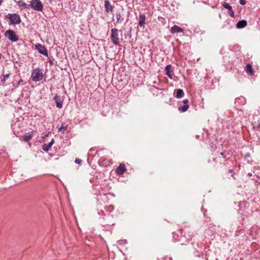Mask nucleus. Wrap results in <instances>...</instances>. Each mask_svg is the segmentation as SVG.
<instances>
[{
  "label": "nucleus",
  "mask_w": 260,
  "mask_h": 260,
  "mask_svg": "<svg viewBox=\"0 0 260 260\" xmlns=\"http://www.w3.org/2000/svg\"><path fill=\"white\" fill-rule=\"evenodd\" d=\"M31 78L33 81L35 82L42 80L43 78V74L42 70L39 69L33 70L31 73Z\"/></svg>",
  "instance_id": "obj_1"
},
{
  "label": "nucleus",
  "mask_w": 260,
  "mask_h": 260,
  "mask_svg": "<svg viewBox=\"0 0 260 260\" xmlns=\"http://www.w3.org/2000/svg\"><path fill=\"white\" fill-rule=\"evenodd\" d=\"M111 31V40L113 44L115 45H119L120 41L118 29L116 28H112Z\"/></svg>",
  "instance_id": "obj_2"
},
{
  "label": "nucleus",
  "mask_w": 260,
  "mask_h": 260,
  "mask_svg": "<svg viewBox=\"0 0 260 260\" xmlns=\"http://www.w3.org/2000/svg\"><path fill=\"white\" fill-rule=\"evenodd\" d=\"M30 7L37 11H42L43 5L40 0H31L30 1Z\"/></svg>",
  "instance_id": "obj_3"
},
{
  "label": "nucleus",
  "mask_w": 260,
  "mask_h": 260,
  "mask_svg": "<svg viewBox=\"0 0 260 260\" xmlns=\"http://www.w3.org/2000/svg\"><path fill=\"white\" fill-rule=\"evenodd\" d=\"M6 18L10 19L11 24H18L21 22V19L18 14L16 13L8 14Z\"/></svg>",
  "instance_id": "obj_4"
},
{
  "label": "nucleus",
  "mask_w": 260,
  "mask_h": 260,
  "mask_svg": "<svg viewBox=\"0 0 260 260\" xmlns=\"http://www.w3.org/2000/svg\"><path fill=\"white\" fill-rule=\"evenodd\" d=\"M5 36L9 40L13 42H17L18 40V38L16 36L15 32L12 29L7 30L5 32Z\"/></svg>",
  "instance_id": "obj_5"
},
{
  "label": "nucleus",
  "mask_w": 260,
  "mask_h": 260,
  "mask_svg": "<svg viewBox=\"0 0 260 260\" xmlns=\"http://www.w3.org/2000/svg\"><path fill=\"white\" fill-rule=\"evenodd\" d=\"M35 47L40 53L46 56H48V51L44 45H41L40 44H37L35 45Z\"/></svg>",
  "instance_id": "obj_6"
},
{
  "label": "nucleus",
  "mask_w": 260,
  "mask_h": 260,
  "mask_svg": "<svg viewBox=\"0 0 260 260\" xmlns=\"http://www.w3.org/2000/svg\"><path fill=\"white\" fill-rule=\"evenodd\" d=\"M54 100L55 102L56 107L59 109L61 108L62 107V103L63 101L62 98L56 95L54 97Z\"/></svg>",
  "instance_id": "obj_7"
},
{
  "label": "nucleus",
  "mask_w": 260,
  "mask_h": 260,
  "mask_svg": "<svg viewBox=\"0 0 260 260\" xmlns=\"http://www.w3.org/2000/svg\"><path fill=\"white\" fill-rule=\"evenodd\" d=\"M146 16L144 14H140L139 16V25L140 27H144Z\"/></svg>",
  "instance_id": "obj_8"
},
{
  "label": "nucleus",
  "mask_w": 260,
  "mask_h": 260,
  "mask_svg": "<svg viewBox=\"0 0 260 260\" xmlns=\"http://www.w3.org/2000/svg\"><path fill=\"white\" fill-rule=\"evenodd\" d=\"M126 170L125 166L124 164H121L116 169V172L118 175L123 174Z\"/></svg>",
  "instance_id": "obj_9"
},
{
  "label": "nucleus",
  "mask_w": 260,
  "mask_h": 260,
  "mask_svg": "<svg viewBox=\"0 0 260 260\" xmlns=\"http://www.w3.org/2000/svg\"><path fill=\"white\" fill-rule=\"evenodd\" d=\"M105 11L107 13L111 12L113 11V7L111 5L109 1L106 0L105 1Z\"/></svg>",
  "instance_id": "obj_10"
},
{
  "label": "nucleus",
  "mask_w": 260,
  "mask_h": 260,
  "mask_svg": "<svg viewBox=\"0 0 260 260\" xmlns=\"http://www.w3.org/2000/svg\"><path fill=\"white\" fill-rule=\"evenodd\" d=\"M183 32V29L180 27L179 26L177 25H174L173 27H172L171 29V32L172 34H175V33H178V32Z\"/></svg>",
  "instance_id": "obj_11"
},
{
  "label": "nucleus",
  "mask_w": 260,
  "mask_h": 260,
  "mask_svg": "<svg viewBox=\"0 0 260 260\" xmlns=\"http://www.w3.org/2000/svg\"><path fill=\"white\" fill-rule=\"evenodd\" d=\"M165 72L166 74L171 79H172V66L170 64L167 65L165 67Z\"/></svg>",
  "instance_id": "obj_12"
},
{
  "label": "nucleus",
  "mask_w": 260,
  "mask_h": 260,
  "mask_svg": "<svg viewBox=\"0 0 260 260\" xmlns=\"http://www.w3.org/2000/svg\"><path fill=\"white\" fill-rule=\"evenodd\" d=\"M54 140L52 139L51 142H49L48 144H45L43 145L42 149L45 151H48V150L51 148L52 145L54 144Z\"/></svg>",
  "instance_id": "obj_13"
},
{
  "label": "nucleus",
  "mask_w": 260,
  "mask_h": 260,
  "mask_svg": "<svg viewBox=\"0 0 260 260\" xmlns=\"http://www.w3.org/2000/svg\"><path fill=\"white\" fill-rule=\"evenodd\" d=\"M247 25V21L245 20L239 21L237 24V27L238 28H242Z\"/></svg>",
  "instance_id": "obj_14"
},
{
  "label": "nucleus",
  "mask_w": 260,
  "mask_h": 260,
  "mask_svg": "<svg viewBox=\"0 0 260 260\" xmlns=\"http://www.w3.org/2000/svg\"><path fill=\"white\" fill-rule=\"evenodd\" d=\"M246 70L247 74L250 76L254 75V71L252 68V66L250 64L248 63L246 66Z\"/></svg>",
  "instance_id": "obj_15"
},
{
  "label": "nucleus",
  "mask_w": 260,
  "mask_h": 260,
  "mask_svg": "<svg viewBox=\"0 0 260 260\" xmlns=\"http://www.w3.org/2000/svg\"><path fill=\"white\" fill-rule=\"evenodd\" d=\"M18 5L22 9H29L30 8L29 5L21 1L18 2Z\"/></svg>",
  "instance_id": "obj_16"
},
{
  "label": "nucleus",
  "mask_w": 260,
  "mask_h": 260,
  "mask_svg": "<svg viewBox=\"0 0 260 260\" xmlns=\"http://www.w3.org/2000/svg\"><path fill=\"white\" fill-rule=\"evenodd\" d=\"M32 137V134H26V135H24L23 136H22L23 140L26 142L29 141L30 139H31Z\"/></svg>",
  "instance_id": "obj_17"
},
{
  "label": "nucleus",
  "mask_w": 260,
  "mask_h": 260,
  "mask_svg": "<svg viewBox=\"0 0 260 260\" xmlns=\"http://www.w3.org/2000/svg\"><path fill=\"white\" fill-rule=\"evenodd\" d=\"M116 21L115 24L121 23L123 20V18L121 16L120 13H116Z\"/></svg>",
  "instance_id": "obj_18"
},
{
  "label": "nucleus",
  "mask_w": 260,
  "mask_h": 260,
  "mask_svg": "<svg viewBox=\"0 0 260 260\" xmlns=\"http://www.w3.org/2000/svg\"><path fill=\"white\" fill-rule=\"evenodd\" d=\"M184 95V92L182 89H178L177 90L176 97L178 99L182 98Z\"/></svg>",
  "instance_id": "obj_19"
},
{
  "label": "nucleus",
  "mask_w": 260,
  "mask_h": 260,
  "mask_svg": "<svg viewBox=\"0 0 260 260\" xmlns=\"http://www.w3.org/2000/svg\"><path fill=\"white\" fill-rule=\"evenodd\" d=\"M10 74L8 73L6 74L3 75V78L1 79V84L3 85L5 82V81L9 77Z\"/></svg>",
  "instance_id": "obj_20"
},
{
  "label": "nucleus",
  "mask_w": 260,
  "mask_h": 260,
  "mask_svg": "<svg viewBox=\"0 0 260 260\" xmlns=\"http://www.w3.org/2000/svg\"><path fill=\"white\" fill-rule=\"evenodd\" d=\"M188 108H189V105H184L183 106L179 107V110L181 112H185V111H186L188 110Z\"/></svg>",
  "instance_id": "obj_21"
},
{
  "label": "nucleus",
  "mask_w": 260,
  "mask_h": 260,
  "mask_svg": "<svg viewBox=\"0 0 260 260\" xmlns=\"http://www.w3.org/2000/svg\"><path fill=\"white\" fill-rule=\"evenodd\" d=\"M222 6L225 8L229 10H231L232 7L230 5V4L228 3L224 2L222 4Z\"/></svg>",
  "instance_id": "obj_22"
},
{
  "label": "nucleus",
  "mask_w": 260,
  "mask_h": 260,
  "mask_svg": "<svg viewBox=\"0 0 260 260\" xmlns=\"http://www.w3.org/2000/svg\"><path fill=\"white\" fill-rule=\"evenodd\" d=\"M226 24L229 25V29L233 27L232 25H231V21L230 20H226L225 24L223 26H222V27H224Z\"/></svg>",
  "instance_id": "obj_23"
},
{
  "label": "nucleus",
  "mask_w": 260,
  "mask_h": 260,
  "mask_svg": "<svg viewBox=\"0 0 260 260\" xmlns=\"http://www.w3.org/2000/svg\"><path fill=\"white\" fill-rule=\"evenodd\" d=\"M67 126H64L62 125L61 127H60L58 129V132H64L65 131L67 130Z\"/></svg>",
  "instance_id": "obj_24"
},
{
  "label": "nucleus",
  "mask_w": 260,
  "mask_h": 260,
  "mask_svg": "<svg viewBox=\"0 0 260 260\" xmlns=\"http://www.w3.org/2000/svg\"><path fill=\"white\" fill-rule=\"evenodd\" d=\"M229 14L232 17L234 16V12L232 10V9L231 10H229Z\"/></svg>",
  "instance_id": "obj_25"
},
{
  "label": "nucleus",
  "mask_w": 260,
  "mask_h": 260,
  "mask_svg": "<svg viewBox=\"0 0 260 260\" xmlns=\"http://www.w3.org/2000/svg\"><path fill=\"white\" fill-rule=\"evenodd\" d=\"M82 162V160L79 158H76L75 160V162L76 164H80Z\"/></svg>",
  "instance_id": "obj_26"
},
{
  "label": "nucleus",
  "mask_w": 260,
  "mask_h": 260,
  "mask_svg": "<svg viewBox=\"0 0 260 260\" xmlns=\"http://www.w3.org/2000/svg\"><path fill=\"white\" fill-rule=\"evenodd\" d=\"M188 102H189V101L187 99H185V100H183V104L185 105H188Z\"/></svg>",
  "instance_id": "obj_27"
},
{
  "label": "nucleus",
  "mask_w": 260,
  "mask_h": 260,
  "mask_svg": "<svg viewBox=\"0 0 260 260\" xmlns=\"http://www.w3.org/2000/svg\"><path fill=\"white\" fill-rule=\"evenodd\" d=\"M239 3L242 5H244L245 4V0H240Z\"/></svg>",
  "instance_id": "obj_28"
},
{
  "label": "nucleus",
  "mask_w": 260,
  "mask_h": 260,
  "mask_svg": "<svg viewBox=\"0 0 260 260\" xmlns=\"http://www.w3.org/2000/svg\"><path fill=\"white\" fill-rule=\"evenodd\" d=\"M220 154H221V155H223V156L224 155V153H223V152H221Z\"/></svg>",
  "instance_id": "obj_29"
},
{
  "label": "nucleus",
  "mask_w": 260,
  "mask_h": 260,
  "mask_svg": "<svg viewBox=\"0 0 260 260\" xmlns=\"http://www.w3.org/2000/svg\"><path fill=\"white\" fill-rule=\"evenodd\" d=\"M3 2V1L2 0H0V5H1V4Z\"/></svg>",
  "instance_id": "obj_30"
}]
</instances>
